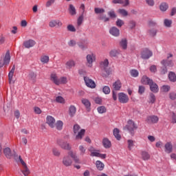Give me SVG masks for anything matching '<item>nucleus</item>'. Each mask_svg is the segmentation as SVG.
<instances>
[{
  "mask_svg": "<svg viewBox=\"0 0 176 176\" xmlns=\"http://www.w3.org/2000/svg\"><path fill=\"white\" fill-rule=\"evenodd\" d=\"M46 123L48 124L51 129H54L56 124V120L52 116H48L46 118Z\"/></svg>",
  "mask_w": 176,
  "mask_h": 176,
  "instance_id": "nucleus-12",
  "label": "nucleus"
},
{
  "mask_svg": "<svg viewBox=\"0 0 176 176\" xmlns=\"http://www.w3.org/2000/svg\"><path fill=\"white\" fill-rule=\"evenodd\" d=\"M68 155H69V156H70V157L72 159H73L74 160L75 163H80V160L76 155V153H74V151H69Z\"/></svg>",
  "mask_w": 176,
  "mask_h": 176,
  "instance_id": "nucleus-19",
  "label": "nucleus"
},
{
  "mask_svg": "<svg viewBox=\"0 0 176 176\" xmlns=\"http://www.w3.org/2000/svg\"><path fill=\"white\" fill-rule=\"evenodd\" d=\"M169 98L174 100H176V93L175 92H170L169 94Z\"/></svg>",
  "mask_w": 176,
  "mask_h": 176,
  "instance_id": "nucleus-63",
  "label": "nucleus"
},
{
  "mask_svg": "<svg viewBox=\"0 0 176 176\" xmlns=\"http://www.w3.org/2000/svg\"><path fill=\"white\" fill-rule=\"evenodd\" d=\"M94 12L96 14H101L105 12V10L104 8H94Z\"/></svg>",
  "mask_w": 176,
  "mask_h": 176,
  "instance_id": "nucleus-46",
  "label": "nucleus"
},
{
  "mask_svg": "<svg viewBox=\"0 0 176 176\" xmlns=\"http://www.w3.org/2000/svg\"><path fill=\"white\" fill-rule=\"evenodd\" d=\"M78 149L80 152V155H85V153H86V148H85L83 145L79 146Z\"/></svg>",
  "mask_w": 176,
  "mask_h": 176,
  "instance_id": "nucleus-57",
  "label": "nucleus"
},
{
  "mask_svg": "<svg viewBox=\"0 0 176 176\" xmlns=\"http://www.w3.org/2000/svg\"><path fill=\"white\" fill-rule=\"evenodd\" d=\"M120 46L123 49V50H127V39L122 38L120 42Z\"/></svg>",
  "mask_w": 176,
  "mask_h": 176,
  "instance_id": "nucleus-28",
  "label": "nucleus"
},
{
  "mask_svg": "<svg viewBox=\"0 0 176 176\" xmlns=\"http://www.w3.org/2000/svg\"><path fill=\"white\" fill-rule=\"evenodd\" d=\"M74 134L76 135V140H82L83 137H85V133H86V130L80 129V126L76 124L73 127Z\"/></svg>",
  "mask_w": 176,
  "mask_h": 176,
  "instance_id": "nucleus-2",
  "label": "nucleus"
},
{
  "mask_svg": "<svg viewBox=\"0 0 176 176\" xmlns=\"http://www.w3.org/2000/svg\"><path fill=\"white\" fill-rule=\"evenodd\" d=\"M110 57H118L120 54V50H111L109 53Z\"/></svg>",
  "mask_w": 176,
  "mask_h": 176,
  "instance_id": "nucleus-24",
  "label": "nucleus"
},
{
  "mask_svg": "<svg viewBox=\"0 0 176 176\" xmlns=\"http://www.w3.org/2000/svg\"><path fill=\"white\" fill-rule=\"evenodd\" d=\"M50 79L52 82H53V83H54L55 85H56V86H58L59 78L57 76V74H52L50 76Z\"/></svg>",
  "mask_w": 176,
  "mask_h": 176,
  "instance_id": "nucleus-27",
  "label": "nucleus"
},
{
  "mask_svg": "<svg viewBox=\"0 0 176 176\" xmlns=\"http://www.w3.org/2000/svg\"><path fill=\"white\" fill-rule=\"evenodd\" d=\"M164 151L166 153H171L173 152V143L168 142L164 145Z\"/></svg>",
  "mask_w": 176,
  "mask_h": 176,
  "instance_id": "nucleus-16",
  "label": "nucleus"
},
{
  "mask_svg": "<svg viewBox=\"0 0 176 176\" xmlns=\"http://www.w3.org/2000/svg\"><path fill=\"white\" fill-rule=\"evenodd\" d=\"M81 102H82V104H83V105H85L87 111L88 112H90V107L91 105V104L90 103V101H89V100H87L86 98H82L81 100Z\"/></svg>",
  "mask_w": 176,
  "mask_h": 176,
  "instance_id": "nucleus-20",
  "label": "nucleus"
},
{
  "mask_svg": "<svg viewBox=\"0 0 176 176\" xmlns=\"http://www.w3.org/2000/svg\"><path fill=\"white\" fill-rule=\"evenodd\" d=\"M152 56H153V53L148 48L142 50L141 52V57L143 60H148V58H151Z\"/></svg>",
  "mask_w": 176,
  "mask_h": 176,
  "instance_id": "nucleus-4",
  "label": "nucleus"
},
{
  "mask_svg": "<svg viewBox=\"0 0 176 176\" xmlns=\"http://www.w3.org/2000/svg\"><path fill=\"white\" fill-rule=\"evenodd\" d=\"M102 90L104 94H109L111 93V89L108 86H104Z\"/></svg>",
  "mask_w": 176,
  "mask_h": 176,
  "instance_id": "nucleus-56",
  "label": "nucleus"
},
{
  "mask_svg": "<svg viewBox=\"0 0 176 176\" xmlns=\"http://www.w3.org/2000/svg\"><path fill=\"white\" fill-rule=\"evenodd\" d=\"M68 45H69L70 47H74V46H76V41H75V40H70V41L68 42Z\"/></svg>",
  "mask_w": 176,
  "mask_h": 176,
  "instance_id": "nucleus-61",
  "label": "nucleus"
},
{
  "mask_svg": "<svg viewBox=\"0 0 176 176\" xmlns=\"http://www.w3.org/2000/svg\"><path fill=\"white\" fill-rule=\"evenodd\" d=\"M57 145H58L62 149H65V151H71L72 147L69 145V143L63 140V139H58L56 141Z\"/></svg>",
  "mask_w": 176,
  "mask_h": 176,
  "instance_id": "nucleus-3",
  "label": "nucleus"
},
{
  "mask_svg": "<svg viewBox=\"0 0 176 176\" xmlns=\"http://www.w3.org/2000/svg\"><path fill=\"white\" fill-rule=\"evenodd\" d=\"M72 67H75V61L70 60L66 63V68L71 69Z\"/></svg>",
  "mask_w": 176,
  "mask_h": 176,
  "instance_id": "nucleus-38",
  "label": "nucleus"
},
{
  "mask_svg": "<svg viewBox=\"0 0 176 176\" xmlns=\"http://www.w3.org/2000/svg\"><path fill=\"white\" fill-rule=\"evenodd\" d=\"M76 113V107L74 105H71L69 107V115L71 116V118H74Z\"/></svg>",
  "mask_w": 176,
  "mask_h": 176,
  "instance_id": "nucleus-23",
  "label": "nucleus"
},
{
  "mask_svg": "<svg viewBox=\"0 0 176 176\" xmlns=\"http://www.w3.org/2000/svg\"><path fill=\"white\" fill-rule=\"evenodd\" d=\"M69 14L72 16H75V14H76V9H75V7L72 4L69 5Z\"/></svg>",
  "mask_w": 176,
  "mask_h": 176,
  "instance_id": "nucleus-34",
  "label": "nucleus"
},
{
  "mask_svg": "<svg viewBox=\"0 0 176 176\" xmlns=\"http://www.w3.org/2000/svg\"><path fill=\"white\" fill-rule=\"evenodd\" d=\"M97 111L98 113H105V112H107V108L104 106H100L98 107Z\"/></svg>",
  "mask_w": 176,
  "mask_h": 176,
  "instance_id": "nucleus-47",
  "label": "nucleus"
},
{
  "mask_svg": "<svg viewBox=\"0 0 176 176\" xmlns=\"http://www.w3.org/2000/svg\"><path fill=\"white\" fill-rule=\"evenodd\" d=\"M127 142H128V148L129 149V151H131V149L134 148V141L132 140H129Z\"/></svg>",
  "mask_w": 176,
  "mask_h": 176,
  "instance_id": "nucleus-50",
  "label": "nucleus"
},
{
  "mask_svg": "<svg viewBox=\"0 0 176 176\" xmlns=\"http://www.w3.org/2000/svg\"><path fill=\"white\" fill-rule=\"evenodd\" d=\"M49 56L43 55L41 57V61L43 64H47V63H49Z\"/></svg>",
  "mask_w": 176,
  "mask_h": 176,
  "instance_id": "nucleus-40",
  "label": "nucleus"
},
{
  "mask_svg": "<svg viewBox=\"0 0 176 176\" xmlns=\"http://www.w3.org/2000/svg\"><path fill=\"white\" fill-rule=\"evenodd\" d=\"M10 63V52L7 51L3 60H0V68L4 65H8Z\"/></svg>",
  "mask_w": 176,
  "mask_h": 176,
  "instance_id": "nucleus-6",
  "label": "nucleus"
},
{
  "mask_svg": "<svg viewBox=\"0 0 176 176\" xmlns=\"http://www.w3.org/2000/svg\"><path fill=\"white\" fill-rule=\"evenodd\" d=\"M113 87L116 91L120 90V89H122V82L118 80L113 84Z\"/></svg>",
  "mask_w": 176,
  "mask_h": 176,
  "instance_id": "nucleus-26",
  "label": "nucleus"
},
{
  "mask_svg": "<svg viewBox=\"0 0 176 176\" xmlns=\"http://www.w3.org/2000/svg\"><path fill=\"white\" fill-rule=\"evenodd\" d=\"M131 76H133V78H137L139 75V72L137 69H132L130 71Z\"/></svg>",
  "mask_w": 176,
  "mask_h": 176,
  "instance_id": "nucleus-48",
  "label": "nucleus"
},
{
  "mask_svg": "<svg viewBox=\"0 0 176 176\" xmlns=\"http://www.w3.org/2000/svg\"><path fill=\"white\" fill-rule=\"evenodd\" d=\"M3 153L8 159H10L12 157V151L10 148H6L3 150Z\"/></svg>",
  "mask_w": 176,
  "mask_h": 176,
  "instance_id": "nucleus-30",
  "label": "nucleus"
},
{
  "mask_svg": "<svg viewBox=\"0 0 176 176\" xmlns=\"http://www.w3.org/2000/svg\"><path fill=\"white\" fill-rule=\"evenodd\" d=\"M152 80L150 79L149 78H148L146 76H144L142 78V83L143 85H150L151 82H152Z\"/></svg>",
  "mask_w": 176,
  "mask_h": 176,
  "instance_id": "nucleus-29",
  "label": "nucleus"
},
{
  "mask_svg": "<svg viewBox=\"0 0 176 176\" xmlns=\"http://www.w3.org/2000/svg\"><path fill=\"white\" fill-rule=\"evenodd\" d=\"M161 64L164 65V67H174V63L173 60H170L168 59L163 60L161 61Z\"/></svg>",
  "mask_w": 176,
  "mask_h": 176,
  "instance_id": "nucleus-22",
  "label": "nucleus"
},
{
  "mask_svg": "<svg viewBox=\"0 0 176 176\" xmlns=\"http://www.w3.org/2000/svg\"><path fill=\"white\" fill-rule=\"evenodd\" d=\"M96 61V56L93 54H90L87 55V65L89 68H91L93 67V63Z\"/></svg>",
  "mask_w": 176,
  "mask_h": 176,
  "instance_id": "nucleus-8",
  "label": "nucleus"
},
{
  "mask_svg": "<svg viewBox=\"0 0 176 176\" xmlns=\"http://www.w3.org/2000/svg\"><path fill=\"white\" fill-rule=\"evenodd\" d=\"M100 155V151L99 150H96L95 151H94L92 153H91L90 156H91L92 157H98V156Z\"/></svg>",
  "mask_w": 176,
  "mask_h": 176,
  "instance_id": "nucleus-60",
  "label": "nucleus"
},
{
  "mask_svg": "<svg viewBox=\"0 0 176 176\" xmlns=\"http://www.w3.org/2000/svg\"><path fill=\"white\" fill-rule=\"evenodd\" d=\"M14 115L16 119H20V111L19 110H15L14 111Z\"/></svg>",
  "mask_w": 176,
  "mask_h": 176,
  "instance_id": "nucleus-64",
  "label": "nucleus"
},
{
  "mask_svg": "<svg viewBox=\"0 0 176 176\" xmlns=\"http://www.w3.org/2000/svg\"><path fill=\"white\" fill-rule=\"evenodd\" d=\"M102 144L105 149H109V148L112 146V143H111V140H109V139H108L107 138H103Z\"/></svg>",
  "mask_w": 176,
  "mask_h": 176,
  "instance_id": "nucleus-15",
  "label": "nucleus"
},
{
  "mask_svg": "<svg viewBox=\"0 0 176 176\" xmlns=\"http://www.w3.org/2000/svg\"><path fill=\"white\" fill-rule=\"evenodd\" d=\"M150 36H156V34H157V30L156 29H151L148 31Z\"/></svg>",
  "mask_w": 176,
  "mask_h": 176,
  "instance_id": "nucleus-49",
  "label": "nucleus"
},
{
  "mask_svg": "<svg viewBox=\"0 0 176 176\" xmlns=\"http://www.w3.org/2000/svg\"><path fill=\"white\" fill-rule=\"evenodd\" d=\"M146 122L148 124H156L159 122V117L155 115L148 116L146 117Z\"/></svg>",
  "mask_w": 176,
  "mask_h": 176,
  "instance_id": "nucleus-5",
  "label": "nucleus"
},
{
  "mask_svg": "<svg viewBox=\"0 0 176 176\" xmlns=\"http://www.w3.org/2000/svg\"><path fill=\"white\" fill-rule=\"evenodd\" d=\"M129 96L127 94L120 92L118 94V101L121 102V104H127L129 102Z\"/></svg>",
  "mask_w": 176,
  "mask_h": 176,
  "instance_id": "nucleus-7",
  "label": "nucleus"
},
{
  "mask_svg": "<svg viewBox=\"0 0 176 176\" xmlns=\"http://www.w3.org/2000/svg\"><path fill=\"white\" fill-rule=\"evenodd\" d=\"M129 28H131V30H133L135 28L136 23L135 21H130L129 23Z\"/></svg>",
  "mask_w": 176,
  "mask_h": 176,
  "instance_id": "nucleus-58",
  "label": "nucleus"
},
{
  "mask_svg": "<svg viewBox=\"0 0 176 176\" xmlns=\"http://www.w3.org/2000/svg\"><path fill=\"white\" fill-rule=\"evenodd\" d=\"M142 158L143 160H149L151 159V155L148 152H142Z\"/></svg>",
  "mask_w": 176,
  "mask_h": 176,
  "instance_id": "nucleus-33",
  "label": "nucleus"
},
{
  "mask_svg": "<svg viewBox=\"0 0 176 176\" xmlns=\"http://www.w3.org/2000/svg\"><path fill=\"white\" fill-rule=\"evenodd\" d=\"M67 83H68L67 77H60L58 81V86H60V85H67Z\"/></svg>",
  "mask_w": 176,
  "mask_h": 176,
  "instance_id": "nucleus-32",
  "label": "nucleus"
},
{
  "mask_svg": "<svg viewBox=\"0 0 176 176\" xmlns=\"http://www.w3.org/2000/svg\"><path fill=\"white\" fill-rule=\"evenodd\" d=\"M171 87H170V85H163L161 87V91L162 93H168V91H170Z\"/></svg>",
  "mask_w": 176,
  "mask_h": 176,
  "instance_id": "nucleus-41",
  "label": "nucleus"
},
{
  "mask_svg": "<svg viewBox=\"0 0 176 176\" xmlns=\"http://www.w3.org/2000/svg\"><path fill=\"white\" fill-rule=\"evenodd\" d=\"M168 78L170 82H176V75L174 72H169Z\"/></svg>",
  "mask_w": 176,
  "mask_h": 176,
  "instance_id": "nucleus-35",
  "label": "nucleus"
},
{
  "mask_svg": "<svg viewBox=\"0 0 176 176\" xmlns=\"http://www.w3.org/2000/svg\"><path fill=\"white\" fill-rule=\"evenodd\" d=\"M98 19L99 20L104 21V23H107V21H109V18L107 17V15H104L102 14H100L99 15Z\"/></svg>",
  "mask_w": 176,
  "mask_h": 176,
  "instance_id": "nucleus-43",
  "label": "nucleus"
},
{
  "mask_svg": "<svg viewBox=\"0 0 176 176\" xmlns=\"http://www.w3.org/2000/svg\"><path fill=\"white\" fill-rule=\"evenodd\" d=\"M52 153L54 156H60V151L56 148L52 149Z\"/></svg>",
  "mask_w": 176,
  "mask_h": 176,
  "instance_id": "nucleus-62",
  "label": "nucleus"
},
{
  "mask_svg": "<svg viewBox=\"0 0 176 176\" xmlns=\"http://www.w3.org/2000/svg\"><path fill=\"white\" fill-rule=\"evenodd\" d=\"M63 23L58 20H52L49 23V27L51 28H54V27H61Z\"/></svg>",
  "mask_w": 176,
  "mask_h": 176,
  "instance_id": "nucleus-14",
  "label": "nucleus"
},
{
  "mask_svg": "<svg viewBox=\"0 0 176 176\" xmlns=\"http://www.w3.org/2000/svg\"><path fill=\"white\" fill-rule=\"evenodd\" d=\"M119 133H120V131L118 128H115L113 131V134L114 137H116V140H120V138H122V136H120V134H119Z\"/></svg>",
  "mask_w": 176,
  "mask_h": 176,
  "instance_id": "nucleus-31",
  "label": "nucleus"
},
{
  "mask_svg": "<svg viewBox=\"0 0 176 176\" xmlns=\"http://www.w3.org/2000/svg\"><path fill=\"white\" fill-rule=\"evenodd\" d=\"M173 24V21L170 19H164V25L167 27V28H170L171 25Z\"/></svg>",
  "mask_w": 176,
  "mask_h": 176,
  "instance_id": "nucleus-39",
  "label": "nucleus"
},
{
  "mask_svg": "<svg viewBox=\"0 0 176 176\" xmlns=\"http://www.w3.org/2000/svg\"><path fill=\"white\" fill-rule=\"evenodd\" d=\"M62 163L65 167H69L72 166V159H71L70 155H65L63 157Z\"/></svg>",
  "mask_w": 176,
  "mask_h": 176,
  "instance_id": "nucleus-10",
  "label": "nucleus"
},
{
  "mask_svg": "<svg viewBox=\"0 0 176 176\" xmlns=\"http://www.w3.org/2000/svg\"><path fill=\"white\" fill-rule=\"evenodd\" d=\"M118 12V13H120V14H121L122 16H124V17L129 16V12H127V10L124 9H119Z\"/></svg>",
  "mask_w": 176,
  "mask_h": 176,
  "instance_id": "nucleus-44",
  "label": "nucleus"
},
{
  "mask_svg": "<svg viewBox=\"0 0 176 176\" xmlns=\"http://www.w3.org/2000/svg\"><path fill=\"white\" fill-rule=\"evenodd\" d=\"M96 166L97 169L99 171H102V170H104V167H105V165L104 164V163H102V162L100 161V160H97L96 162Z\"/></svg>",
  "mask_w": 176,
  "mask_h": 176,
  "instance_id": "nucleus-25",
  "label": "nucleus"
},
{
  "mask_svg": "<svg viewBox=\"0 0 176 176\" xmlns=\"http://www.w3.org/2000/svg\"><path fill=\"white\" fill-rule=\"evenodd\" d=\"M109 65V61L108 60V59H105L103 62L101 63L102 68H103L107 75H109V74H111V69L108 67Z\"/></svg>",
  "mask_w": 176,
  "mask_h": 176,
  "instance_id": "nucleus-11",
  "label": "nucleus"
},
{
  "mask_svg": "<svg viewBox=\"0 0 176 176\" xmlns=\"http://www.w3.org/2000/svg\"><path fill=\"white\" fill-rule=\"evenodd\" d=\"M78 46L82 50H85V49H87V44H85L82 42L78 43Z\"/></svg>",
  "mask_w": 176,
  "mask_h": 176,
  "instance_id": "nucleus-54",
  "label": "nucleus"
},
{
  "mask_svg": "<svg viewBox=\"0 0 176 176\" xmlns=\"http://www.w3.org/2000/svg\"><path fill=\"white\" fill-rule=\"evenodd\" d=\"M116 24L117 27H119L120 28L122 26L124 25V21L120 19H118V20L116 22Z\"/></svg>",
  "mask_w": 176,
  "mask_h": 176,
  "instance_id": "nucleus-52",
  "label": "nucleus"
},
{
  "mask_svg": "<svg viewBox=\"0 0 176 176\" xmlns=\"http://www.w3.org/2000/svg\"><path fill=\"white\" fill-rule=\"evenodd\" d=\"M82 23H83V14H82V15L78 17L77 21V25L80 27V25H82Z\"/></svg>",
  "mask_w": 176,
  "mask_h": 176,
  "instance_id": "nucleus-55",
  "label": "nucleus"
},
{
  "mask_svg": "<svg viewBox=\"0 0 176 176\" xmlns=\"http://www.w3.org/2000/svg\"><path fill=\"white\" fill-rule=\"evenodd\" d=\"M160 9L161 12H166V10L168 9V4H167L166 3H162L160 5Z\"/></svg>",
  "mask_w": 176,
  "mask_h": 176,
  "instance_id": "nucleus-37",
  "label": "nucleus"
},
{
  "mask_svg": "<svg viewBox=\"0 0 176 176\" xmlns=\"http://www.w3.org/2000/svg\"><path fill=\"white\" fill-rule=\"evenodd\" d=\"M67 30H68V31H70V32H76V29L72 25H68Z\"/></svg>",
  "mask_w": 176,
  "mask_h": 176,
  "instance_id": "nucleus-59",
  "label": "nucleus"
},
{
  "mask_svg": "<svg viewBox=\"0 0 176 176\" xmlns=\"http://www.w3.org/2000/svg\"><path fill=\"white\" fill-rule=\"evenodd\" d=\"M36 42L34 40H28L23 43V45L26 49H30V47H34L36 45Z\"/></svg>",
  "mask_w": 176,
  "mask_h": 176,
  "instance_id": "nucleus-17",
  "label": "nucleus"
},
{
  "mask_svg": "<svg viewBox=\"0 0 176 176\" xmlns=\"http://www.w3.org/2000/svg\"><path fill=\"white\" fill-rule=\"evenodd\" d=\"M138 129L137 124L133 120H128L127 124L124 127V130H128L131 135H134L135 134V130Z\"/></svg>",
  "mask_w": 176,
  "mask_h": 176,
  "instance_id": "nucleus-1",
  "label": "nucleus"
},
{
  "mask_svg": "<svg viewBox=\"0 0 176 176\" xmlns=\"http://www.w3.org/2000/svg\"><path fill=\"white\" fill-rule=\"evenodd\" d=\"M22 173L23 174V175L27 176L30 174V169H28V167L26 166H23V169H22Z\"/></svg>",
  "mask_w": 176,
  "mask_h": 176,
  "instance_id": "nucleus-45",
  "label": "nucleus"
},
{
  "mask_svg": "<svg viewBox=\"0 0 176 176\" xmlns=\"http://www.w3.org/2000/svg\"><path fill=\"white\" fill-rule=\"evenodd\" d=\"M109 34L113 36L118 37L120 35V30L116 27H112L109 30Z\"/></svg>",
  "mask_w": 176,
  "mask_h": 176,
  "instance_id": "nucleus-13",
  "label": "nucleus"
},
{
  "mask_svg": "<svg viewBox=\"0 0 176 176\" xmlns=\"http://www.w3.org/2000/svg\"><path fill=\"white\" fill-rule=\"evenodd\" d=\"M28 78L32 83H35V82H36V74L35 72H30Z\"/></svg>",
  "mask_w": 176,
  "mask_h": 176,
  "instance_id": "nucleus-21",
  "label": "nucleus"
},
{
  "mask_svg": "<svg viewBox=\"0 0 176 176\" xmlns=\"http://www.w3.org/2000/svg\"><path fill=\"white\" fill-rule=\"evenodd\" d=\"M148 86H150V90L153 93H158L159 92V86H157V84L153 82V80L151 81V84L148 85Z\"/></svg>",
  "mask_w": 176,
  "mask_h": 176,
  "instance_id": "nucleus-18",
  "label": "nucleus"
},
{
  "mask_svg": "<svg viewBox=\"0 0 176 176\" xmlns=\"http://www.w3.org/2000/svg\"><path fill=\"white\" fill-rule=\"evenodd\" d=\"M56 102H59L60 104H65V100L62 96H58L56 98Z\"/></svg>",
  "mask_w": 176,
  "mask_h": 176,
  "instance_id": "nucleus-53",
  "label": "nucleus"
},
{
  "mask_svg": "<svg viewBox=\"0 0 176 176\" xmlns=\"http://www.w3.org/2000/svg\"><path fill=\"white\" fill-rule=\"evenodd\" d=\"M108 16H109L111 19H116V17H118L116 13L112 10L108 12Z\"/></svg>",
  "mask_w": 176,
  "mask_h": 176,
  "instance_id": "nucleus-51",
  "label": "nucleus"
},
{
  "mask_svg": "<svg viewBox=\"0 0 176 176\" xmlns=\"http://www.w3.org/2000/svg\"><path fill=\"white\" fill-rule=\"evenodd\" d=\"M156 101V96H155V94L153 93H151L148 97V102L150 104H155V102Z\"/></svg>",
  "mask_w": 176,
  "mask_h": 176,
  "instance_id": "nucleus-36",
  "label": "nucleus"
},
{
  "mask_svg": "<svg viewBox=\"0 0 176 176\" xmlns=\"http://www.w3.org/2000/svg\"><path fill=\"white\" fill-rule=\"evenodd\" d=\"M84 80L87 87H90L91 89L96 88V82L93 80H91V78L85 76Z\"/></svg>",
  "mask_w": 176,
  "mask_h": 176,
  "instance_id": "nucleus-9",
  "label": "nucleus"
},
{
  "mask_svg": "<svg viewBox=\"0 0 176 176\" xmlns=\"http://www.w3.org/2000/svg\"><path fill=\"white\" fill-rule=\"evenodd\" d=\"M64 125V123L61 120H58L55 124L56 129L58 130H63V126Z\"/></svg>",
  "mask_w": 176,
  "mask_h": 176,
  "instance_id": "nucleus-42",
  "label": "nucleus"
}]
</instances>
